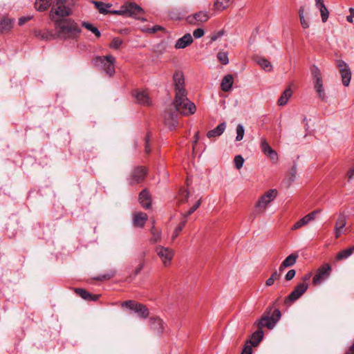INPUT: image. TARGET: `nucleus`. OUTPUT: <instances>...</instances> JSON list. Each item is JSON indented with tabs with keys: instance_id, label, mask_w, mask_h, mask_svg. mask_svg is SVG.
<instances>
[{
	"instance_id": "f257e3e1",
	"label": "nucleus",
	"mask_w": 354,
	"mask_h": 354,
	"mask_svg": "<svg viewBox=\"0 0 354 354\" xmlns=\"http://www.w3.org/2000/svg\"><path fill=\"white\" fill-rule=\"evenodd\" d=\"M173 78L175 85L174 106L176 111L185 116L193 115L196 111V107L187 98V92L185 88L183 73L180 71H177L174 73Z\"/></svg>"
},
{
	"instance_id": "f03ea898",
	"label": "nucleus",
	"mask_w": 354,
	"mask_h": 354,
	"mask_svg": "<svg viewBox=\"0 0 354 354\" xmlns=\"http://www.w3.org/2000/svg\"><path fill=\"white\" fill-rule=\"evenodd\" d=\"M54 25L57 37L62 39H75L82 32L77 23L71 18L57 20Z\"/></svg>"
},
{
	"instance_id": "7ed1b4c3",
	"label": "nucleus",
	"mask_w": 354,
	"mask_h": 354,
	"mask_svg": "<svg viewBox=\"0 0 354 354\" xmlns=\"http://www.w3.org/2000/svg\"><path fill=\"white\" fill-rule=\"evenodd\" d=\"M73 4V0H56L49 13L50 19L55 24L57 20H64L71 15Z\"/></svg>"
},
{
	"instance_id": "20e7f679",
	"label": "nucleus",
	"mask_w": 354,
	"mask_h": 354,
	"mask_svg": "<svg viewBox=\"0 0 354 354\" xmlns=\"http://www.w3.org/2000/svg\"><path fill=\"white\" fill-rule=\"evenodd\" d=\"M115 57L113 55L97 56L93 59L95 66L103 71L109 76H112L115 71Z\"/></svg>"
},
{
	"instance_id": "39448f33",
	"label": "nucleus",
	"mask_w": 354,
	"mask_h": 354,
	"mask_svg": "<svg viewBox=\"0 0 354 354\" xmlns=\"http://www.w3.org/2000/svg\"><path fill=\"white\" fill-rule=\"evenodd\" d=\"M277 194L276 189H270L266 192L257 202L253 214L255 216L262 214L266 209L268 204L276 198Z\"/></svg>"
},
{
	"instance_id": "423d86ee",
	"label": "nucleus",
	"mask_w": 354,
	"mask_h": 354,
	"mask_svg": "<svg viewBox=\"0 0 354 354\" xmlns=\"http://www.w3.org/2000/svg\"><path fill=\"white\" fill-rule=\"evenodd\" d=\"M155 252L165 267L171 264L175 254L173 249L159 245L155 248Z\"/></svg>"
},
{
	"instance_id": "0eeeda50",
	"label": "nucleus",
	"mask_w": 354,
	"mask_h": 354,
	"mask_svg": "<svg viewBox=\"0 0 354 354\" xmlns=\"http://www.w3.org/2000/svg\"><path fill=\"white\" fill-rule=\"evenodd\" d=\"M125 17H133L136 19H142L144 10L136 3H124Z\"/></svg>"
},
{
	"instance_id": "6e6552de",
	"label": "nucleus",
	"mask_w": 354,
	"mask_h": 354,
	"mask_svg": "<svg viewBox=\"0 0 354 354\" xmlns=\"http://www.w3.org/2000/svg\"><path fill=\"white\" fill-rule=\"evenodd\" d=\"M337 66L339 70L343 85L348 86L351 79V71L348 65L343 60H337Z\"/></svg>"
},
{
	"instance_id": "1a4fd4ad",
	"label": "nucleus",
	"mask_w": 354,
	"mask_h": 354,
	"mask_svg": "<svg viewBox=\"0 0 354 354\" xmlns=\"http://www.w3.org/2000/svg\"><path fill=\"white\" fill-rule=\"evenodd\" d=\"M308 288V284L307 283L303 282L298 283L286 299V304H288V302H294L297 300L307 290Z\"/></svg>"
},
{
	"instance_id": "9d476101",
	"label": "nucleus",
	"mask_w": 354,
	"mask_h": 354,
	"mask_svg": "<svg viewBox=\"0 0 354 354\" xmlns=\"http://www.w3.org/2000/svg\"><path fill=\"white\" fill-rule=\"evenodd\" d=\"M331 271V267L329 264H325L321 266L317 271V273L313 277V283L315 284L321 283L324 280L327 279Z\"/></svg>"
},
{
	"instance_id": "9b49d317",
	"label": "nucleus",
	"mask_w": 354,
	"mask_h": 354,
	"mask_svg": "<svg viewBox=\"0 0 354 354\" xmlns=\"http://www.w3.org/2000/svg\"><path fill=\"white\" fill-rule=\"evenodd\" d=\"M147 174V170L144 167H137L132 172L131 178H129L130 185H135L142 182Z\"/></svg>"
},
{
	"instance_id": "f8f14e48",
	"label": "nucleus",
	"mask_w": 354,
	"mask_h": 354,
	"mask_svg": "<svg viewBox=\"0 0 354 354\" xmlns=\"http://www.w3.org/2000/svg\"><path fill=\"white\" fill-rule=\"evenodd\" d=\"M261 149L263 153L271 160L276 162L278 159L277 152L272 149L265 138H261Z\"/></svg>"
},
{
	"instance_id": "ddd939ff",
	"label": "nucleus",
	"mask_w": 354,
	"mask_h": 354,
	"mask_svg": "<svg viewBox=\"0 0 354 354\" xmlns=\"http://www.w3.org/2000/svg\"><path fill=\"white\" fill-rule=\"evenodd\" d=\"M209 18V14L207 12L200 11L195 13L192 16H189L187 18L188 23L192 24H196L198 23H203L208 20Z\"/></svg>"
},
{
	"instance_id": "4468645a",
	"label": "nucleus",
	"mask_w": 354,
	"mask_h": 354,
	"mask_svg": "<svg viewBox=\"0 0 354 354\" xmlns=\"http://www.w3.org/2000/svg\"><path fill=\"white\" fill-rule=\"evenodd\" d=\"M165 124L170 129H174L178 124V114L176 112H166L164 116Z\"/></svg>"
},
{
	"instance_id": "2eb2a0df",
	"label": "nucleus",
	"mask_w": 354,
	"mask_h": 354,
	"mask_svg": "<svg viewBox=\"0 0 354 354\" xmlns=\"http://www.w3.org/2000/svg\"><path fill=\"white\" fill-rule=\"evenodd\" d=\"M193 41V38L191 34L187 33L182 37L179 38L175 44L176 49H183L190 45Z\"/></svg>"
},
{
	"instance_id": "dca6fc26",
	"label": "nucleus",
	"mask_w": 354,
	"mask_h": 354,
	"mask_svg": "<svg viewBox=\"0 0 354 354\" xmlns=\"http://www.w3.org/2000/svg\"><path fill=\"white\" fill-rule=\"evenodd\" d=\"M133 95L140 104L143 105H150L151 104L149 95L145 91H136Z\"/></svg>"
},
{
	"instance_id": "f3484780",
	"label": "nucleus",
	"mask_w": 354,
	"mask_h": 354,
	"mask_svg": "<svg viewBox=\"0 0 354 354\" xmlns=\"http://www.w3.org/2000/svg\"><path fill=\"white\" fill-rule=\"evenodd\" d=\"M315 6L319 9L322 17V21L326 22L329 16V12L324 4V0H315Z\"/></svg>"
},
{
	"instance_id": "a211bd4d",
	"label": "nucleus",
	"mask_w": 354,
	"mask_h": 354,
	"mask_svg": "<svg viewBox=\"0 0 354 354\" xmlns=\"http://www.w3.org/2000/svg\"><path fill=\"white\" fill-rule=\"evenodd\" d=\"M276 324L277 322H275L273 317H270V315H264L258 321V326L259 328L266 326L269 329H272L274 327Z\"/></svg>"
},
{
	"instance_id": "6ab92c4d",
	"label": "nucleus",
	"mask_w": 354,
	"mask_h": 354,
	"mask_svg": "<svg viewBox=\"0 0 354 354\" xmlns=\"http://www.w3.org/2000/svg\"><path fill=\"white\" fill-rule=\"evenodd\" d=\"M139 201L141 205L145 208L149 209L151 207V197L149 192L147 189L142 190L139 194Z\"/></svg>"
},
{
	"instance_id": "aec40b11",
	"label": "nucleus",
	"mask_w": 354,
	"mask_h": 354,
	"mask_svg": "<svg viewBox=\"0 0 354 354\" xmlns=\"http://www.w3.org/2000/svg\"><path fill=\"white\" fill-rule=\"evenodd\" d=\"M151 328L158 333H162L165 324L159 317H151L150 319Z\"/></svg>"
},
{
	"instance_id": "412c9836",
	"label": "nucleus",
	"mask_w": 354,
	"mask_h": 354,
	"mask_svg": "<svg viewBox=\"0 0 354 354\" xmlns=\"http://www.w3.org/2000/svg\"><path fill=\"white\" fill-rule=\"evenodd\" d=\"M14 20L6 17L0 18V33L10 31L13 26Z\"/></svg>"
},
{
	"instance_id": "4be33fe9",
	"label": "nucleus",
	"mask_w": 354,
	"mask_h": 354,
	"mask_svg": "<svg viewBox=\"0 0 354 354\" xmlns=\"http://www.w3.org/2000/svg\"><path fill=\"white\" fill-rule=\"evenodd\" d=\"M225 128H226V123L225 122H223L219 124L214 129L209 131L207 133V137L210 139V138H212L214 137L220 136L221 134H223V133L225 130Z\"/></svg>"
},
{
	"instance_id": "5701e85b",
	"label": "nucleus",
	"mask_w": 354,
	"mask_h": 354,
	"mask_svg": "<svg viewBox=\"0 0 354 354\" xmlns=\"http://www.w3.org/2000/svg\"><path fill=\"white\" fill-rule=\"evenodd\" d=\"M310 72L313 78L314 86L322 84V76L319 68L317 66L313 65L310 68Z\"/></svg>"
},
{
	"instance_id": "b1692460",
	"label": "nucleus",
	"mask_w": 354,
	"mask_h": 354,
	"mask_svg": "<svg viewBox=\"0 0 354 354\" xmlns=\"http://www.w3.org/2000/svg\"><path fill=\"white\" fill-rule=\"evenodd\" d=\"M147 219V215L143 212H138L133 216V224L135 226L142 227Z\"/></svg>"
},
{
	"instance_id": "393cba45",
	"label": "nucleus",
	"mask_w": 354,
	"mask_h": 354,
	"mask_svg": "<svg viewBox=\"0 0 354 354\" xmlns=\"http://www.w3.org/2000/svg\"><path fill=\"white\" fill-rule=\"evenodd\" d=\"M233 76L230 74L224 76L221 84V89L225 92L231 90L233 84Z\"/></svg>"
},
{
	"instance_id": "a878e982",
	"label": "nucleus",
	"mask_w": 354,
	"mask_h": 354,
	"mask_svg": "<svg viewBox=\"0 0 354 354\" xmlns=\"http://www.w3.org/2000/svg\"><path fill=\"white\" fill-rule=\"evenodd\" d=\"M292 95V91L290 87L287 88L279 98L277 104L281 106L286 105L288 103L289 99L291 97Z\"/></svg>"
},
{
	"instance_id": "bb28decb",
	"label": "nucleus",
	"mask_w": 354,
	"mask_h": 354,
	"mask_svg": "<svg viewBox=\"0 0 354 354\" xmlns=\"http://www.w3.org/2000/svg\"><path fill=\"white\" fill-rule=\"evenodd\" d=\"M75 292L85 300L96 301L99 298V295H91L86 290L82 288H76Z\"/></svg>"
},
{
	"instance_id": "cd10ccee",
	"label": "nucleus",
	"mask_w": 354,
	"mask_h": 354,
	"mask_svg": "<svg viewBox=\"0 0 354 354\" xmlns=\"http://www.w3.org/2000/svg\"><path fill=\"white\" fill-rule=\"evenodd\" d=\"M141 318L145 319L149 315V311L147 307L140 303H138L136 307L133 310Z\"/></svg>"
},
{
	"instance_id": "c85d7f7f",
	"label": "nucleus",
	"mask_w": 354,
	"mask_h": 354,
	"mask_svg": "<svg viewBox=\"0 0 354 354\" xmlns=\"http://www.w3.org/2000/svg\"><path fill=\"white\" fill-rule=\"evenodd\" d=\"M51 5V0H36L35 6L37 10L42 12L46 10Z\"/></svg>"
},
{
	"instance_id": "c756f323",
	"label": "nucleus",
	"mask_w": 354,
	"mask_h": 354,
	"mask_svg": "<svg viewBox=\"0 0 354 354\" xmlns=\"http://www.w3.org/2000/svg\"><path fill=\"white\" fill-rule=\"evenodd\" d=\"M257 63L266 72H270L272 70L271 63L264 57H259L257 59Z\"/></svg>"
},
{
	"instance_id": "7c9ffc66",
	"label": "nucleus",
	"mask_w": 354,
	"mask_h": 354,
	"mask_svg": "<svg viewBox=\"0 0 354 354\" xmlns=\"http://www.w3.org/2000/svg\"><path fill=\"white\" fill-rule=\"evenodd\" d=\"M263 332L262 330H258L255 331L252 335V339L250 341V343L254 346H257L260 342L263 339Z\"/></svg>"
},
{
	"instance_id": "2f4dec72",
	"label": "nucleus",
	"mask_w": 354,
	"mask_h": 354,
	"mask_svg": "<svg viewBox=\"0 0 354 354\" xmlns=\"http://www.w3.org/2000/svg\"><path fill=\"white\" fill-rule=\"evenodd\" d=\"M354 252V245L339 252L336 257L339 261L348 258Z\"/></svg>"
},
{
	"instance_id": "473e14b6",
	"label": "nucleus",
	"mask_w": 354,
	"mask_h": 354,
	"mask_svg": "<svg viewBox=\"0 0 354 354\" xmlns=\"http://www.w3.org/2000/svg\"><path fill=\"white\" fill-rule=\"evenodd\" d=\"M92 3L96 6L98 11L101 14H106L109 11L108 8L111 6V4L104 3L102 1H92Z\"/></svg>"
},
{
	"instance_id": "72a5a7b5",
	"label": "nucleus",
	"mask_w": 354,
	"mask_h": 354,
	"mask_svg": "<svg viewBox=\"0 0 354 354\" xmlns=\"http://www.w3.org/2000/svg\"><path fill=\"white\" fill-rule=\"evenodd\" d=\"M299 256L296 253H292L288 256L283 261V266L291 267L296 263Z\"/></svg>"
},
{
	"instance_id": "f704fd0d",
	"label": "nucleus",
	"mask_w": 354,
	"mask_h": 354,
	"mask_svg": "<svg viewBox=\"0 0 354 354\" xmlns=\"http://www.w3.org/2000/svg\"><path fill=\"white\" fill-rule=\"evenodd\" d=\"M233 0H216L214 8L217 10H223L229 7Z\"/></svg>"
},
{
	"instance_id": "c9c22d12",
	"label": "nucleus",
	"mask_w": 354,
	"mask_h": 354,
	"mask_svg": "<svg viewBox=\"0 0 354 354\" xmlns=\"http://www.w3.org/2000/svg\"><path fill=\"white\" fill-rule=\"evenodd\" d=\"M82 26L86 28L88 30L92 32L97 38L100 37V31L98 30L97 27L94 26L92 24L87 21H84L82 23Z\"/></svg>"
},
{
	"instance_id": "e433bc0d",
	"label": "nucleus",
	"mask_w": 354,
	"mask_h": 354,
	"mask_svg": "<svg viewBox=\"0 0 354 354\" xmlns=\"http://www.w3.org/2000/svg\"><path fill=\"white\" fill-rule=\"evenodd\" d=\"M189 193L185 189H181L178 193L177 200L180 203H186L188 200Z\"/></svg>"
},
{
	"instance_id": "4c0bfd02",
	"label": "nucleus",
	"mask_w": 354,
	"mask_h": 354,
	"mask_svg": "<svg viewBox=\"0 0 354 354\" xmlns=\"http://www.w3.org/2000/svg\"><path fill=\"white\" fill-rule=\"evenodd\" d=\"M346 225V218L344 214L341 213L339 214L336 223H335V227L337 229H343Z\"/></svg>"
},
{
	"instance_id": "58836bf2",
	"label": "nucleus",
	"mask_w": 354,
	"mask_h": 354,
	"mask_svg": "<svg viewBox=\"0 0 354 354\" xmlns=\"http://www.w3.org/2000/svg\"><path fill=\"white\" fill-rule=\"evenodd\" d=\"M304 14V7H301L299 10L300 23L304 28H308L309 27V22L305 19Z\"/></svg>"
},
{
	"instance_id": "ea45409f",
	"label": "nucleus",
	"mask_w": 354,
	"mask_h": 354,
	"mask_svg": "<svg viewBox=\"0 0 354 354\" xmlns=\"http://www.w3.org/2000/svg\"><path fill=\"white\" fill-rule=\"evenodd\" d=\"M236 141H241L243 140L244 134H245V129L244 127L239 124L237 125L236 129Z\"/></svg>"
},
{
	"instance_id": "a19ab883",
	"label": "nucleus",
	"mask_w": 354,
	"mask_h": 354,
	"mask_svg": "<svg viewBox=\"0 0 354 354\" xmlns=\"http://www.w3.org/2000/svg\"><path fill=\"white\" fill-rule=\"evenodd\" d=\"M309 222L310 221H309L308 218H307L306 216H305L295 223V225L292 227V230H297V229L300 228L301 227L308 224Z\"/></svg>"
},
{
	"instance_id": "79ce46f5",
	"label": "nucleus",
	"mask_w": 354,
	"mask_h": 354,
	"mask_svg": "<svg viewBox=\"0 0 354 354\" xmlns=\"http://www.w3.org/2000/svg\"><path fill=\"white\" fill-rule=\"evenodd\" d=\"M314 88L316 92L317 93L319 98L322 100H325L326 98V95L324 91V84H322L320 85L315 86Z\"/></svg>"
},
{
	"instance_id": "37998d69",
	"label": "nucleus",
	"mask_w": 354,
	"mask_h": 354,
	"mask_svg": "<svg viewBox=\"0 0 354 354\" xmlns=\"http://www.w3.org/2000/svg\"><path fill=\"white\" fill-rule=\"evenodd\" d=\"M218 60L224 65H226L229 62L228 53L227 52H219L217 55Z\"/></svg>"
},
{
	"instance_id": "c03bdc74",
	"label": "nucleus",
	"mask_w": 354,
	"mask_h": 354,
	"mask_svg": "<svg viewBox=\"0 0 354 354\" xmlns=\"http://www.w3.org/2000/svg\"><path fill=\"white\" fill-rule=\"evenodd\" d=\"M151 241L153 243L158 242L161 240V232L154 227L151 229Z\"/></svg>"
},
{
	"instance_id": "a18cd8bd",
	"label": "nucleus",
	"mask_w": 354,
	"mask_h": 354,
	"mask_svg": "<svg viewBox=\"0 0 354 354\" xmlns=\"http://www.w3.org/2000/svg\"><path fill=\"white\" fill-rule=\"evenodd\" d=\"M280 278V274L277 272V271H274L270 278H268L266 281V285L267 286H272L274 281L279 279Z\"/></svg>"
},
{
	"instance_id": "49530a36",
	"label": "nucleus",
	"mask_w": 354,
	"mask_h": 354,
	"mask_svg": "<svg viewBox=\"0 0 354 354\" xmlns=\"http://www.w3.org/2000/svg\"><path fill=\"white\" fill-rule=\"evenodd\" d=\"M186 223V221H183L179 223V225L176 227L172 234V240H174L179 234L180 231L183 229Z\"/></svg>"
},
{
	"instance_id": "de8ad7c7",
	"label": "nucleus",
	"mask_w": 354,
	"mask_h": 354,
	"mask_svg": "<svg viewBox=\"0 0 354 354\" xmlns=\"http://www.w3.org/2000/svg\"><path fill=\"white\" fill-rule=\"evenodd\" d=\"M234 161L236 169H240L243 165L244 159L241 155H237L234 157Z\"/></svg>"
},
{
	"instance_id": "09e8293b",
	"label": "nucleus",
	"mask_w": 354,
	"mask_h": 354,
	"mask_svg": "<svg viewBox=\"0 0 354 354\" xmlns=\"http://www.w3.org/2000/svg\"><path fill=\"white\" fill-rule=\"evenodd\" d=\"M201 199H199L194 205L185 214V217L187 218V216H190L192 213H194L201 205Z\"/></svg>"
},
{
	"instance_id": "8fccbe9b",
	"label": "nucleus",
	"mask_w": 354,
	"mask_h": 354,
	"mask_svg": "<svg viewBox=\"0 0 354 354\" xmlns=\"http://www.w3.org/2000/svg\"><path fill=\"white\" fill-rule=\"evenodd\" d=\"M137 304H138V303L135 302L134 301L129 300V301H124L122 304V307L128 308H129L131 310H134V309L136 307Z\"/></svg>"
},
{
	"instance_id": "3c124183",
	"label": "nucleus",
	"mask_w": 354,
	"mask_h": 354,
	"mask_svg": "<svg viewBox=\"0 0 354 354\" xmlns=\"http://www.w3.org/2000/svg\"><path fill=\"white\" fill-rule=\"evenodd\" d=\"M122 43V41L119 38H114L110 44V48L113 49L118 48Z\"/></svg>"
},
{
	"instance_id": "603ef678",
	"label": "nucleus",
	"mask_w": 354,
	"mask_h": 354,
	"mask_svg": "<svg viewBox=\"0 0 354 354\" xmlns=\"http://www.w3.org/2000/svg\"><path fill=\"white\" fill-rule=\"evenodd\" d=\"M109 12L114 14V15L125 16L126 11L124 9V4L123 6H122L119 10H111V11H109Z\"/></svg>"
},
{
	"instance_id": "864d4df0",
	"label": "nucleus",
	"mask_w": 354,
	"mask_h": 354,
	"mask_svg": "<svg viewBox=\"0 0 354 354\" xmlns=\"http://www.w3.org/2000/svg\"><path fill=\"white\" fill-rule=\"evenodd\" d=\"M204 35V30L203 28H197L195 30H194L193 36L196 38L199 39L202 37Z\"/></svg>"
},
{
	"instance_id": "5fc2aeb1",
	"label": "nucleus",
	"mask_w": 354,
	"mask_h": 354,
	"mask_svg": "<svg viewBox=\"0 0 354 354\" xmlns=\"http://www.w3.org/2000/svg\"><path fill=\"white\" fill-rule=\"evenodd\" d=\"M281 314L279 309L274 310L273 313L270 317H273V319L275 320V322H278L281 318Z\"/></svg>"
},
{
	"instance_id": "6e6d98bb",
	"label": "nucleus",
	"mask_w": 354,
	"mask_h": 354,
	"mask_svg": "<svg viewBox=\"0 0 354 354\" xmlns=\"http://www.w3.org/2000/svg\"><path fill=\"white\" fill-rule=\"evenodd\" d=\"M295 274H296V271L295 270H293V269L290 270L286 274L285 279L287 281H290L295 277Z\"/></svg>"
},
{
	"instance_id": "4d7b16f0",
	"label": "nucleus",
	"mask_w": 354,
	"mask_h": 354,
	"mask_svg": "<svg viewBox=\"0 0 354 354\" xmlns=\"http://www.w3.org/2000/svg\"><path fill=\"white\" fill-rule=\"evenodd\" d=\"M33 17L32 15L30 16H26V17H21L19 19V24L20 26H22L25 24L27 21L30 20Z\"/></svg>"
},
{
	"instance_id": "13d9d810",
	"label": "nucleus",
	"mask_w": 354,
	"mask_h": 354,
	"mask_svg": "<svg viewBox=\"0 0 354 354\" xmlns=\"http://www.w3.org/2000/svg\"><path fill=\"white\" fill-rule=\"evenodd\" d=\"M150 136L148 133L145 138V152L149 153L151 152V148L149 147Z\"/></svg>"
},
{
	"instance_id": "bf43d9fd",
	"label": "nucleus",
	"mask_w": 354,
	"mask_h": 354,
	"mask_svg": "<svg viewBox=\"0 0 354 354\" xmlns=\"http://www.w3.org/2000/svg\"><path fill=\"white\" fill-rule=\"evenodd\" d=\"M319 212V210H315L310 213H309L308 214L306 215L307 216V218H308L309 221H313L315 217H316V215Z\"/></svg>"
},
{
	"instance_id": "052dcab7",
	"label": "nucleus",
	"mask_w": 354,
	"mask_h": 354,
	"mask_svg": "<svg viewBox=\"0 0 354 354\" xmlns=\"http://www.w3.org/2000/svg\"><path fill=\"white\" fill-rule=\"evenodd\" d=\"M252 347L249 345H245L243 349L241 354H252Z\"/></svg>"
},
{
	"instance_id": "680f3d73",
	"label": "nucleus",
	"mask_w": 354,
	"mask_h": 354,
	"mask_svg": "<svg viewBox=\"0 0 354 354\" xmlns=\"http://www.w3.org/2000/svg\"><path fill=\"white\" fill-rule=\"evenodd\" d=\"M353 176H354V168H351L349 169V171H348V174H347L348 180L351 181L353 179Z\"/></svg>"
},
{
	"instance_id": "e2e57ef3",
	"label": "nucleus",
	"mask_w": 354,
	"mask_h": 354,
	"mask_svg": "<svg viewBox=\"0 0 354 354\" xmlns=\"http://www.w3.org/2000/svg\"><path fill=\"white\" fill-rule=\"evenodd\" d=\"M223 35V32L219 31L216 34L214 35L212 37L211 39H212V41H216V39H218L219 37H222Z\"/></svg>"
},
{
	"instance_id": "0e129e2a",
	"label": "nucleus",
	"mask_w": 354,
	"mask_h": 354,
	"mask_svg": "<svg viewBox=\"0 0 354 354\" xmlns=\"http://www.w3.org/2000/svg\"><path fill=\"white\" fill-rule=\"evenodd\" d=\"M198 139H199V132L198 131H196V133H195V140L193 142V149L194 150V148H195V146L196 145L198 141Z\"/></svg>"
},
{
	"instance_id": "69168bd1",
	"label": "nucleus",
	"mask_w": 354,
	"mask_h": 354,
	"mask_svg": "<svg viewBox=\"0 0 354 354\" xmlns=\"http://www.w3.org/2000/svg\"><path fill=\"white\" fill-rule=\"evenodd\" d=\"M342 230L343 229H337V227H335V234L336 238H339L340 235L343 233Z\"/></svg>"
},
{
	"instance_id": "338daca9",
	"label": "nucleus",
	"mask_w": 354,
	"mask_h": 354,
	"mask_svg": "<svg viewBox=\"0 0 354 354\" xmlns=\"http://www.w3.org/2000/svg\"><path fill=\"white\" fill-rule=\"evenodd\" d=\"M144 263H141L135 270V274H138L144 268Z\"/></svg>"
},
{
	"instance_id": "774afa93",
	"label": "nucleus",
	"mask_w": 354,
	"mask_h": 354,
	"mask_svg": "<svg viewBox=\"0 0 354 354\" xmlns=\"http://www.w3.org/2000/svg\"><path fill=\"white\" fill-rule=\"evenodd\" d=\"M345 354H354V346H351Z\"/></svg>"
}]
</instances>
